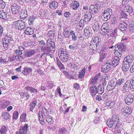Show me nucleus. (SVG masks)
Masks as SVG:
<instances>
[{
	"mask_svg": "<svg viewBox=\"0 0 134 134\" xmlns=\"http://www.w3.org/2000/svg\"><path fill=\"white\" fill-rule=\"evenodd\" d=\"M100 7L97 4V5H92L90 7V12L91 14L95 15L99 12L98 9Z\"/></svg>",
	"mask_w": 134,
	"mask_h": 134,
	"instance_id": "423d86ee",
	"label": "nucleus"
},
{
	"mask_svg": "<svg viewBox=\"0 0 134 134\" xmlns=\"http://www.w3.org/2000/svg\"><path fill=\"white\" fill-rule=\"evenodd\" d=\"M48 11L47 9H41L40 11V16L43 18H46V16L48 14Z\"/></svg>",
	"mask_w": 134,
	"mask_h": 134,
	"instance_id": "aec40b11",
	"label": "nucleus"
},
{
	"mask_svg": "<svg viewBox=\"0 0 134 134\" xmlns=\"http://www.w3.org/2000/svg\"><path fill=\"white\" fill-rule=\"evenodd\" d=\"M3 47L5 50H7L9 48V46L10 42L8 40L2 39Z\"/></svg>",
	"mask_w": 134,
	"mask_h": 134,
	"instance_id": "412c9836",
	"label": "nucleus"
},
{
	"mask_svg": "<svg viewBox=\"0 0 134 134\" xmlns=\"http://www.w3.org/2000/svg\"><path fill=\"white\" fill-rule=\"evenodd\" d=\"M66 131L67 130L65 128H60L59 129V134H65Z\"/></svg>",
	"mask_w": 134,
	"mask_h": 134,
	"instance_id": "4d7b16f0",
	"label": "nucleus"
},
{
	"mask_svg": "<svg viewBox=\"0 0 134 134\" xmlns=\"http://www.w3.org/2000/svg\"><path fill=\"white\" fill-rule=\"evenodd\" d=\"M106 124L109 128H111L113 126H115V124H114L113 121L110 119H108L107 121Z\"/></svg>",
	"mask_w": 134,
	"mask_h": 134,
	"instance_id": "c9c22d12",
	"label": "nucleus"
},
{
	"mask_svg": "<svg viewBox=\"0 0 134 134\" xmlns=\"http://www.w3.org/2000/svg\"><path fill=\"white\" fill-rule=\"evenodd\" d=\"M35 18L33 16H31L29 18L28 21V24L30 25H32Z\"/></svg>",
	"mask_w": 134,
	"mask_h": 134,
	"instance_id": "864d4df0",
	"label": "nucleus"
},
{
	"mask_svg": "<svg viewBox=\"0 0 134 134\" xmlns=\"http://www.w3.org/2000/svg\"><path fill=\"white\" fill-rule=\"evenodd\" d=\"M24 32L27 35H31L33 33V31L32 29L30 27H27V29L25 30Z\"/></svg>",
	"mask_w": 134,
	"mask_h": 134,
	"instance_id": "e433bc0d",
	"label": "nucleus"
},
{
	"mask_svg": "<svg viewBox=\"0 0 134 134\" xmlns=\"http://www.w3.org/2000/svg\"><path fill=\"white\" fill-rule=\"evenodd\" d=\"M101 31H100V33L101 34L103 35H105L108 33V29H101Z\"/></svg>",
	"mask_w": 134,
	"mask_h": 134,
	"instance_id": "680f3d73",
	"label": "nucleus"
},
{
	"mask_svg": "<svg viewBox=\"0 0 134 134\" xmlns=\"http://www.w3.org/2000/svg\"><path fill=\"white\" fill-rule=\"evenodd\" d=\"M5 3L2 0H0V8L3 9L5 6Z\"/></svg>",
	"mask_w": 134,
	"mask_h": 134,
	"instance_id": "0e129e2a",
	"label": "nucleus"
},
{
	"mask_svg": "<svg viewBox=\"0 0 134 134\" xmlns=\"http://www.w3.org/2000/svg\"><path fill=\"white\" fill-rule=\"evenodd\" d=\"M100 76L99 74H97L95 76H93L91 77L90 80V84L89 87L91 86L92 85H95L97 83L98 81V78Z\"/></svg>",
	"mask_w": 134,
	"mask_h": 134,
	"instance_id": "6e6552de",
	"label": "nucleus"
},
{
	"mask_svg": "<svg viewBox=\"0 0 134 134\" xmlns=\"http://www.w3.org/2000/svg\"><path fill=\"white\" fill-rule=\"evenodd\" d=\"M26 89L27 90H29L32 93H35L37 92V90L35 88L29 86L26 87Z\"/></svg>",
	"mask_w": 134,
	"mask_h": 134,
	"instance_id": "58836bf2",
	"label": "nucleus"
},
{
	"mask_svg": "<svg viewBox=\"0 0 134 134\" xmlns=\"http://www.w3.org/2000/svg\"><path fill=\"white\" fill-rule=\"evenodd\" d=\"M63 33L65 37L68 38L69 37L70 32L68 29L67 28L65 29L64 30Z\"/></svg>",
	"mask_w": 134,
	"mask_h": 134,
	"instance_id": "79ce46f5",
	"label": "nucleus"
},
{
	"mask_svg": "<svg viewBox=\"0 0 134 134\" xmlns=\"http://www.w3.org/2000/svg\"><path fill=\"white\" fill-rule=\"evenodd\" d=\"M10 102L8 100H5L0 101V108H5L10 104Z\"/></svg>",
	"mask_w": 134,
	"mask_h": 134,
	"instance_id": "2eb2a0df",
	"label": "nucleus"
},
{
	"mask_svg": "<svg viewBox=\"0 0 134 134\" xmlns=\"http://www.w3.org/2000/svg\"><path fill=\"white\" fill-rule=\"evenodd\" d=\"M32 71V69H31L28 67H26L24 68V70H23L22 73L23 74L26 75L31 72Z\"/></svg>",
	"mask_w": 134,
	"mask_h": 134,
	"instance_id": "c85d7f7f",
	"label": "nucleus"
},
{
	"mask_svg": "<svg viewBox=\"0 0 134 134\" xmlns=\"http://www.w3.org/2000/svg\"><path fill=\"white\" fill-rule=\"evenodd\" d=\"M37 103V102L35 98H34L33 100V101L31 102L30 104V109L32 112H33V110L34 108L36 105Z\"/></svg>",
	"mask_w": 134,
	"mask_h": 134,
	"instance_id": "a211bd4d",
	"label": "nucleus"
},
{
	"mask_svg": "<svg viewBox=\"0 0 134 134\" xmlns=\"http://www.w3.org/2000/svg\"><path fill=\"white\" fill-rule=\"evenodd\" d=\"M86 70L85 68H83L82 70H81L79 72V77L80 78H82L84 77V76L85 74V71Z\"/></svg>",
	"mask_w": 134,
	"mask_h": 134,
	"instance_id": "ea45409f",
	"label": "nucleus"
},
{
	"mask_svg": "<svg viewBox=\"0 0 134 134\" xmlns=\"http://www.w3.org/2000/svg\"><path fill=\"white\" fill-rule=\"evenodd\" d=\"M115 51H117V54L119 57H121L122 53L126 50V47L123 42L122 43L118 44L115 46Z\"/></svg>",
	"mask_w": 134,
	"mask_h": 134,
	"instance_id": "f257e3e1",
	"label": "nucleus"
},
{
	"mask_svg": "<svg viewBox=\"0 0 134 134\" xmlns=\"http://www.w3.org/2000/svg\"><path fill=\"white\" fill-rule=\"evenodd\" d=\"M48 35L50 39H52L54 38V37L55 36V34L54 31H50L48 32Z\"/></svg>",
	"mask_w": 134,
	"mask_h": 134,
	"instance_id": "c03bdc74",
	"label": "nucleus"
},
{
	"mask_svg": "<svg viewBox=\"0 0 134 134\" xmlns=\"http://www.w3.org/2000/svg\"><path fill=\"white\" fill-rule=\"evenodd\" d=\"M7 15L2 10H0V18L5 20L7 19Z\"/></svg>",
	"mask_w": 134,
	"mask_h": 134,
	"instance_id": "a878e982",
	"label": "nucleus"
},
{
	"mask_svg": "<svg viewBox=\"0 0 134 134\" xmlns=\"http://www.w3.org/2000/svg\"><path fill=\"white\" fill-rule=\"evenodd\" d=\"M15 54L17 57L20 59L22 58V57L21 55L22 54V52L19 49H16L14 52Z\"/></svg>",
	"mask_w": 134,
	"mask_h": 134,
	"instance_id": "473e14b6",
	"label": "nucleus"
},
{
	"mask_svg": "<svg viewBox=\"0 0 134 134\" xmlns=\"http://www.w3.org/2000/svg\"><path fill=\"white\" fill-rule=\"evenodd\" d=\"M120 127L116 128L114 127L116 129L114 132V134H123V131Z\"/></svg>",
	"mask_w": 134,
	"mask_h": 134,
	"instance_id": "49530a36",
	"label": "nucleus"
},
{
	"mask_svg": "<svg viewBox=\"0 0 134 134\" xmlns=\"http://www.w3.org/2000/svg\"><path fill=\"white\" fill-rule=\"evenodd\" d=\"M2 117L5 120H8L9 118L10 115L7 112H4L2 114Z\"/></svg>",
	"mask_w": 134,
	"mask_h": 134,
	"instance_id": "a18cd8bd",
	"label": "nucleus"
},
{
	"mask_svg": "<svg viewBox=\"0 0 134 134\" xmlns=\"http://www.w3.org/2000/svg\"><path fill=\"white\" fill-rule=\"evenodd\" d=\"M125 81L124 79L121 78L119 79L116 82V85L117 86L121 85Z\"/></svg>",
	"mask_w": 134,
	"mask_h": 134,
	"instance_id": "603ef678",
	"label": "nucleus"
},
{
	"mask_svg": "<svg viewBox=\"0 0 134 134\" xmlns=\"http://www.w3.org/2000/svg\"><path fill=\"white\" fill-rule=\"evenodd\" d=\"M133 96L131 93H126L124 96V100L125 103L129 105L132 103L133 100Z\"/></svg>",
	"mask_w": 134,
	"mask_h": 134,
	"instance_id": "20e7f679",
	"label": "nucleus"
},
{
	"mask_svg": "<svg viewBox=\"0 0 134 134\" xmlns=\"http://www.w3.org/2000/svg\"><path fill=\"white\" fill-rule=\"evenodd\" d=\"M10 9L8 7H6L5 8L6 13L7 16H10L11 15V12H10Z\"/></svg>",
	"mask_w": 134,
	"mask_h": 134,
	"instance_id": "69168bd1",
	"label": "nucleus"
},
{
	"mask_svg": "<svg viewBox=\"0 0 134 134\" xmlns=\"http://www.w3.org/2000/svg\"><path fill=\"white\" fill-rule=\"evenodd\" d=\"M89 87L88 86V87ZM90 87V91L92 96L93 97L95 96L98 92L97 91V88L96 86L92 85Z\"/></svg>",
	"mask_w": 134,
	"mask_h": 134,
	"instance_id": "ddd939ff",
	"label": "nucleus"
},
{
	"mask_svg": "<svg viewBox=\"0 0 134 134\" xmlns=\"http://www.w3.org/2000/svg\"><path fill=\"white\" fill-rule=\"evenodd\" d=\"M132 110V109L131 107H124L121 109V112L124 114L125 113H126L128 115V114H129Z\"/></svg>",
	"mask_w": 134,
	"mask_h": 134,
	"instance_id": "f3484780",
	"label": "nucleus"
},
{
	"mask_svg": "<svg viewBox=\"0 0 134 134\" xmlns=\"http://www.w3.org/2000/svg\"><path fill=\"white\" fill-rule=\"evenodd\" d=\"M98 44L94 42H91L90 46V48L91 51L94 52L96 50L97 48H98L99 47Z\"/></svg>",
	"mask_w": 134,
	"mask_h": 134,
	"instance_id": "f8f14e48",
	"label": "nucleus"
},
{
	"mask_svg": "<svg viewBox=\"0 0 134 134\" xmlns=\"http://www.w3.org/2000/svg\"><path fill=\"white\" fill-rule=\"evenodd\" d=\"M115 51H117V54L119 57H121L122 53L126 50V47L123 42L122 43L118 44L115 46Z\"/></svg>",
	"mask_w": 134,
	"mask_h": 134,
	"instance_id": "f03ea898",
	"label": "nucleus"
},
{
	"mask_svg": "<svg viewBox=\"0 0 134 134\" xmlns=\"http://www.w3.org/2000/svg\"><path fill=\"white\" fill-rule=\"evenodd\" d=\"M119 60L120 59L119 57H114L113 60H109L108 61L111 64V65L113 67L116 66L118 65L119 62Z\"/></svg>",
	"mask_w": 134,
	"mask_h": 134,
	"instance_id": "9b49d317",
	"label": "nucleus"
},
{
	"mask_svg": "<svg viewBox=\"0 0 134 134\" xmlns=\"http://www.w3.org/2000/svg\"><path fill=\"white\" fill-rule=\"evenodd\" d=\"M124 10H125L130 14L133 13V14H134V10L130 6L127 5L125 8Z\"/></svg>",
	"mask_w": 134,
	"mask_h": 134,
	"instance_id": "393cba45",
	"label": "nucleus"
},
{
	"mask_svg": "<svg viewBox=\"0 0 134 134\" xmlns=\"http://www.w3.org/2000/svg\"><path fill=\"white\" fill-rule=\"evenodd\" d=\"M109 96L106 94H104L103 95L102 97V100L104 101H107L109 98Z\"/></svg>",
	"mask_w": 134,
	"mask_h": 134,
	"instance_id": "774afa93",
	"label": "nucleus"
},
{
	"mask_svg": "<svg viewBox=\"0 0 134 134\" xmlns=\"http://www.w3.org/2000/svg\"><path fill=\"white\" fill-rule=\"evenodd\" d=\"M79 6V3L77 1H74L71 4V7L74 10L77 9Z\"/></svg>",
	"mask_w": 134,
	"mask_h": 134,
	"instance_id": "cd10ccee",
	"label": "nucleus"
},
{
	"mask_svg": "<svg viewBox=\"0 0 134 134\" xmlns=\"http://www.w3.org/2000/svg\"><path fill=\"white\" fill-rule=\"evenodd\" d=\"M58 53L59 54H60V56L68 54L66 50L65 49L62 48H61L59 49L58 50Z\"/></svg>",
	"mask_w": 134,
	"mask_h": 134,
	"instance_id": "bb28decb",
	"label": "nucleus"
},
{
	"mask_svg": "<svg viewBox=\"0 0 134 134\" xmlns=\"http://www.w3.org/2000/svg\"><path fill=\"white\" fill-rule=\"evenodd\" d=\"M103 16L104 17L103 20L107 21L110 17V16L112 14V10L110 8H108L104 10L103 12Z\"/></svg>",
	"mask_w": 134,
	"mask_h": 134,
	"instance_id": "39448f33",
	"label": "nucleus"
},
{
	"mask_svg": "<svg viewBox=\"0 0 134 134\" xmlns=\"http://www.w3.org/2000/svg\"><path fill=\"white\" fill-rule=\"evenodd\" d=\"M0 131L1 134H5L7 131L6 127L5 126H3L2 127Z\"/></svg>",
	"mask_w": 134,
	"mask_h": 134,
	"instance_id": "052dcab7",
	"label": "nucleus"
},
{
	"mask_svg": "<svg viewBox=\"0 0 134 134\" xmlns=\"http://www.w3.org/2000/svg\"><path fill=\"white\" fill-rule=\"evenodd\" d=\"M85 17L84 18L85 21L88 22L89 21L91 18L92 16L90 13L86 12L85 14Z\"/></svg>",
	"mask_w": 134,
	"mask_h": 134,
	"instance_id": "c756f323",
	"label": "nucleus"
},
{
	"mask_svg": "<svg viewBox=\"0 0 134 134\" xmlns=\"http://www.w3.org/2000/svg\"><path fill=\"white\" fill-rule=\"evenodd\" d=\"M14 27L19 30H22L24 29L25 26V23L24 21L22 20H17L13 23Z\"/></svg>",
	"mask_w": 134,
	"mask_h": 134,
	"instance_id": "7ed1b4c3",
	"label": "nucleus"
},
{
	"mask_svg": "<svg viewBox=\"0 0 134 134\" xmlns=\"http://www.w3.org/2000/svg\"><path fill=\"white\" fill-rule=\"evenodd\" d=\"M127 24L124 21L121 22L118 26L119 29L122 31H124L127 29Z\"/></svg>",
	"mask_w": 134,
	"mask_h": 134,
	"instance_id": "4468645a",
	"label": "nucleus"
},
{
	"mask_svg": "<svg viewBox=\"0 0 134 134\" xmlns=\"http://www.w3.org/2000/svg\"><path fill=\"white\" fill-rule=\"evenodd\" d=\"M111 66H112L111 64H110L109 62L108 61L102 67L101 70L104 73L106 72L110 69V67Z\"/></svg>",
	"mask_w": 134,
	"mask_h": 134,
	"instance_id": "1a4fd4ad",
	"label": "nucleus"
},
{
	"mask_svg": "<svg viewBox=\"0 0 134 134\" xmlns=\"http://www.w3.org/2000/svg\"><path fill=\"white\" fill-rule=\"evenodd\" d=\"M105 45L104 47L105 48L107 49L112 48H114V47L113 46H111L113 43L110 42V41L109 40L108 42L105 43Z\"/></svg>",
	"mask_w": 134,
	"mask_h": 134,
	"instance_id": "7c9ffc66",
	"label": "nucleus"
},
{
	"mask_svg": "<svg viewBox=\"0 0 134 134\" xmlns=\"http://www.w3.org/2000/svg\"><path fill=\"white\" fill-rule=\"evenodd\" d=\"M93 28L94 31H97L99 30L100 28L99 24L98 23L96 24L93 26Z\"/></svg>",
	"mask_w": 134,
	"mask_h": 134,
	"instance_id": "3c124183",
	"label": "nucleus"
},
{
	"mask_svg": "<svg viewBox=\"0 0 134 134\" xmlns=\"http://www.w3.org/2000/svg\"><path fill=\"white\" fill-rule=\"evenodd\" d=\"M120 17L121 18L126 19L127 17V15L123 11H122L120 15Z\"/></svg>",
	"mask_w": 134,
	"mask_h": 134,
	"instance_id": "e2e57ef3",
	"label": "nucleus"
},
{
	"mask_svg": "<svg viewBox=\"0 0 134 134\" xmlns=\"http://www.w3.org/2000/svg\"><path fill=\"white\" fill-rule=\"evenodd\" d=\"M40 60L44 62L46 61L47 59L46 54V53H44L42 54L41 55L40 57Z\"/></svg>",
	"mask_w": 134,
	"mask_h": 134,
	"instance_id": "5fc2aeb1",
	"label": "nucleus"
},
{
	"mask_svg": "<svg viewBox=\"0 0 134 134\" xmlns=\"http://www.w3.org/2000/svg\"><path fill=\"white\" fill-rule=\"evenodd\" d=\"M18 113L17 111H15L14 112L13 116V119L16 120L18 119Z\"/></svg>",
	"mask_w": 134,
	"mask_h": 134,
	"instance_id": "338daca9",
	"label": "nucleus"
},
{
	"mask_svg": "<svg viewBox=\"0 0 134 134\" xmlns=\"http://www.w3.org/2000/svg\"><path fill=\"white\" fill-rule=\"evenodd\" d=\"M129 81L130 84V88L132 91H133L134 90V77L130 81Z\"/></svg>",
	"mask_w": 134,
	"mask_h": 134,
	"instance_id": "8fccbe9b",
	"label": "nucleus"
},
{
	"mask_svg": "<svg viewBox=\"0 0 134 134\" xmlns=\"http://www.w3.org/2000/svg\"><path fill=\"white\" fill-rule=\"evenodd\" d=\"M46 120L49 125H51L53 123L52 119L51 117L48 116V117H46Z\"/></svg>",
	"mask_w": 134,
	"mask_h": 134,
	"instance_id": "13d9d810",
	"label": "nucleus"
},
{
	"mask_svg": "<svg viewBox=\"0 0 134 134\" xmlns=\"http://www.w3.org/2000/svg\"><path fill=\"white\" fill-rule=\"evenodd\" d=\"M115 83L113 80H111L108 83L107 86V89L108 90L110 91L113 90L115 87Z\"/></svg>",
	"mask_w": 134,
	"mask_h": 134,
	"instance_id": "6ab92c4d",
	"label": "nucleus"
},
{
	"mask_svg": "<svg viewBox=\"0 0 134 134\" xmlns=\"http://www.w3.org/2000/svg\"><path fill=\"white\" fill-rule=\"evenodd\" d=\"M131 64V63H129L125 61H124L123 63L122 69L123 70L125 71H128L129 70L130 66Z\"/></svg>",
	"mask_w": 134,
	"mask_h": 134,
	"instance_id": "dca6fc26",
	"label": "nucleus"
},
{
	"mask_svg": "<svg viewBox=\"0 0 134 134\" xmlns=\"http://www.w3.org/2000/svg\"><path fill=\"white\" fill-rule=\"evenodd\" d=\"M111 120L115 124V126L114 127L116 128L121 126V124L119 122L118 116L116 115H114L112 117Z\"/></svg>",
	"mask_w": 134,
	"mask_h": 134,
	"instance_id": "0eeeda50",
	"label": "nucleus"
},
{
	"mask_svg": "<svg viewBox=\"0 0 134 134\" xmlns=\"http://www.w3.org/2000/svg\"><path fill=\"white\" fill-rule=\"evenodd\" d=\"M46 86L49 87L50 88H52L53 86L54 83L52 82H50L49 81H47L45 83Z\"/></svg>",
	"mask_w": 134,
	"mask_h": 134,
	"instance_id": "6e6d98bb",
	"label": "nucleus"
},
{
	"mask_svg": "<svg viewBox=\"0 0 134 134\" xmlns=\"http://www.w3.org/2000/svg\"><path fill=\"white\" fill-rule=\"evenodd\" d=\"M70 35L72 36V40L73 41H76L77 39V36L75 35V32L73 30L70 31Z\"/></svg>",
	"mask_w": 134,
	"mask_h": 134,
	"instance_id": "4c0bfd02",
	"label": "nucleus"
},
{
	"mask_svg": "<svg viewBox=\"0 0 134 134\" xmlns=\"http://www.w3.org/2000/svg\"><path fill=\"white\" fill-rule=\"evenodd\" d=\"M50 8L52 9H56L58 6L57 2L55 1H52L49 4Z\"/></svg>",
	"mask_w": 134,
	"mask_h": 134,
	"instance_id": "5701e85b",
	"label": "nucleus"
},
{
	"mask_svg": "<svg viewBox=\"0 0 134 134\" xmlns=\"http://www.w3.org/2000/svg\"><path fill=\"white\" fill-rule=\"evenodd\" d=\"M84 34L85 35L90 36L92 34V31L88 29H85L84 30Z\"/></svg>",
	"mask_w": 134,
	"mask_h": 134,
	"instance_id": "bf43d9fd",
	"label": "nucleus"
},
{
	"mask_svg": "<svg viewBox=\"0 0 134 134\" xmlns=\"http://www.w3.org/2000/svg\"><path fill=\"white\" fill-rule=\"evenodd\" d=\"M115 103V102L114 101H113L111 102L109 101L107 102L106 103L105 107L107 108L111 109L114 107Z\"/></svg>",
	"mask_w": 134,
	"mask_h": 134,
	"instance_id": "b1692460",
	"label": "nucleus"
},
{
	"mask_svg": "<svg viewBox=\"0 0 134 134\" xmlns=\"http://www.w3.org/2000/svg\"><path fill=\"white\" fill-rule=\"evenodd\" d=\"M35 53V50L34 49H28L25 50L24 53V55L26 57H31Z\"/></svg>",
	"mask_w": 134,
	"mask_h": 134,
	"instance_id": "9d476101",
	"label": "nucleus"
},
{
	"mask_svg": "<svg viewBox=\"0 0 134 134\" xmlns=\"http://www.w3.org/2000/svg\"><path fill=\"white\" fill-rule=\"evenodd\" d=\"M7 30L3 26L0 24V33L2 36H4L7 33Z\"/></svg>",
	"mask_w": 134,
	"mask_h": 134,
	"instance_id": "2f4dec72",
	"label": "nucleus"
},
{
	"mask_svg": "<svg viewBox=\"0 0 134 134\" xmlns=\"http://www.w3.org/2000/svg\"><path fill=\"white\" fill-rule=\"evenodd\" d=\"M134 60V57L132 55H128L124 59V61H125L129 63H131L133 62Z\"/></svg>",
	"mask_w": 134,
	"mask_h": 134,
	"instance_id": "4be33fe9",
	"label": "nucleus"
},
{
	"mask_svg": "<svg viewBox=\"0 0 134 134\" xmlns=\"http://www.w3.org/2000/svg\"><path fill=\"white\" fill-rule=\"evenodd\" d=\"M47 43L48 44H49L51 46L53 47V49L54 51V50L55 44L52 39H48L47 41Z\"/></svg>",
	"mask_w": 134,
	"mask_h": 134,
	"instance_id": "f704fd0d",
	"label": "nucleus"
},
{
	"mask_svg": "<svg viewBox=\"0 0 134 134\" xmlns=\"http://www.w3.org/2000/svg\"><path fill=\"white\" fill-rule=\"evenodd\" d=\"M5 35V37L2 39L8 40V41L10 42L12 41V37L9 34V33L7 34L6 33Z\"/></svg>",
	"mask_w": 134,
	"mask_h": 134,
	"instance_id": "de8ad7c7",
	"label": "nucleus"
},
{
	"mask_svg": "<svg viewBox=\"0 0 134 134\" xmlns=\"http://www.w3.org/2000/svg\"><path fill=\"white\" fill-rule=\"evenodd\" d=\"M129 88H130V86L129 81H127L124 84L123 88L125 91L127 92Z\"/></svg>",
	"mask_w": 134,
	"mask_h": 134,
	"instance_id": "09e8293b",
	"label": "nucleus"
},
{
	"mask_svg": "<svg viewBox=\"0 0 134 134\" xmlns=\"http://www.w3.org/2000/svg\"><path fill=\"white\" fill-rule=\"evenodd\" d=\"M60 58L63 61L67 62L69 60V55L67 54L63 56H61L60 57Z\"/></svg>",
	"mask_w": 134,
	"mask_h": 134,
	"instance_id": "a19ab883",
	"label": "nucleus"
},
{
	"mask_svg": "<svg viewBox=\"0 0 134 134\" xmlns=\"http://www.w3.org/2000/svg\"><path fill=\"white\" fill-rule=\"evenodd\" d=\"M97 93L98 94H101L104 92V89L103 87L101 85L98 86L97 88Z\"/></svg>",
	"mask_w": 134,
	"mask_h": 134,
	"instance_id": "72a5a7b5",
	"label": "nucleus"
},
{
	"mask_svg": "<svg viewBox=\"0 0 134 134\" xmlns=\"http://www.w3.org/2000/svg\"><path fill=\"white\" fill-rule=\"evenodd\" d=\"M26 114L25 113H23L21 115L20 117V121L22 122H25L27 121Z\"/></svg>",
	"mask_w": 134,
	"mask_h": 134,
	"instance_id": "37998d69",
	"label": "nucleus"
}]
</instances>
